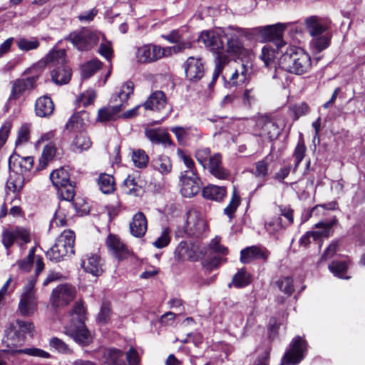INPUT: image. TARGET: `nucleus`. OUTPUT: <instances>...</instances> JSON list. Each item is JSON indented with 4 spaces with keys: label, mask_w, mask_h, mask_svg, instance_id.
<instances>
[{
    "label": "nucleus",
    "mask_w": 365,
    "mask_h": 365,
    "mask_svg": "<svg viewBox=\"0 0 365 365\" xmlns=\"http://www.w3.org/2000/svg\"><path fill=\"white\" fill-rule=\"evenodd\" d=\"M4 341L8 347L14 348L23 345L25 339H24V336L19 334L17 331L9 327V330L6 331Z\"/></svg>",
    "instance_id": "4c0bfd02"
},
{
    "label": "nucleus",
    "mask_w": 365,
    "mask_h": 365,
    "mask_svg": "<svg viewBox=\"0 0 365 365\" xmlns=\"http://www.w3.org/2000/svg\"><path fill=\"white\" fill-rule=\"evenodd\" d=\"M96 97V93L94 90L89 89L83 92L78 98V101L83 103L84 107L92 104Z\"/></svg>",
    "instance_id": "680f3d73"
},
{
    "label": "nucleus",
    "mask_w": 365,
    "mask_h": 365,
    "mask_svg": "<svg viewBox=\"0 0 365 365\" xmlns=\"http://www.w3.org/2000/svg\"><path fill=\"white\" fill-rule=\"evenodd\" d=\"M92 145L90 138L84 132L80 131L72 143L73 150L76 153H81L88 150Z\"/></svg>",
    "instance_id": "473e14b6"
},
{
    "label": "nucleus",
    "mask_w": 365,
    "mask_h": 365,
    "mask_svg": "<svg viewBox=\"0 0 365 365\" xmlns=\"http://www.w3.org/2000/svg\"><path fill=\"white\" fill-rule=\"evenodd\" d=\"M183 67L186 78L190 82H197L204 76L205 66L200 58L189 57Z\"/></svg>",
    "instance_id": "f3484780"
},
{
    "label": "nucleus",
    "mask_w": 365,
    "mask_h": 365,
    "mask_svg": "<svg viewBox=\"0 0 365 365\" xmlns=\"http://www.w3.org/2000/svg\"><path fill=\"white\" fill-rule=\"evenodd\" d=\"M268 252L265 248L257 246H251L242 250L240 252V261L242 263H249L255 259L266 260Z\"/></svg>",
    "instance_id": "b1692460"
},
{
    "label": "nucleus",
    "mask_w": 365,
    "mask_h": 365,
    "mask_svg": "<svg viewBox=\"0 0 365 365\" xmlns=\"http://www.w3.org/2000/svg\"><path fill=\"white\" fill-rule=\"evenodd\" d=\"M76 295L75 288L68 284H60L53 289L51 302L55 307H62L68 304Z\"/></svg>",
    "instance_id": "4468645a"
},
{
    "label": "nucleus",
    "mask_w": 365,
    "mask_h": 365,
    "mask_svg": "<svg viewBox=\"0 0 365 365\" xmlns=\"http://www.w3.org/2000/svg\"><path fill=\"white\" fill-rule=\"evenodd\" d=\"M15 43H16L19 49L22 51L35 50L40 45L38 40L36 37H19L15 39Z\"/></svg>",
    "instance_id": "58836bf2"
},
{
    "label": "nucleus",
    "mask_w": 365,
    "mask_h": 365,
    "mask_svg": "<svg viewBox=\"0 0 365 365\" xmlns=\"http://www.w3.org/2000/svg\"><path fill=\"white\" fill-rule=\"evenodd\" d=\"M81 266L85 272L98 277L103 272V262L102 259L96 254L86 255L82 259Z\"/></svg>",
    "instance_id": "412c9836"
},
{
    "label": "nucleus",
    "mask_w": 365,
    "mask_h": 365,
    "mask_svg": "<svg viewBox=\"0 0 365 365\" xmlns=\"http://www.w3.org/2000/svg\"><path fill=\"white\" fill-rule=\"evenodd\" d=\"M83 114H85L84 112L82 113H78L72 115L66 124V129L69 131L80 130L83 124V120L81 116Z\"/></svg>",
    "instance_id": "864d4df0"
},
{
    "label": "nucleus",
    "mask_w": 365,
    "mask_h": 365,
    "mask_svg": "<svg viewBox=\"0 0 365 365\" xmlns=\"http://www.w3.org/2000/svg\"><path fill=\"white\" fill-rule=\"evenodd\" d=\"M230 54L223 53L218 54L217 56H215V68L212 73V79L210 83L209 86H212L215 81L219 77L220 74L222 73L224 67L230 62Z\"/></svg>",
    "instance_id": "f704fd0d"
},
{
    "label": "nucleus",
    "mask_w": 365,
    "mask_h": 365,
    "mask_svg": "<svg viewBox=\"0 0 365 365\" xmlns=\"http://www.w3.org/2000/svg\"><path fill=\"white\" fill-rule=\"evenodd\" d=\"M175 257L178 261L196 260L197 257L194 251L190 249V245L185 242H181L175 250Z\"/></svg>",
    "instance_id": "2f4dec72"
},
{
    "label": "nucleus",
    "mask_w": 365,
    "mask_h": 365,
    "mask_svg": "<svg viewBox=\"0 0 365 365\" xmlns=\"http://www.w3.org/2000/svg\"><path fill=\"white\" fill-rule=\"evenodd\" d=\"M160 48L158 45L145 44L137 48V61L142 63H150L160 59Z\"/></svg>",
    "instance_id": "a211bd4d"
},
{
    "label": "nucleus",
    "mask_w": 365,
    "mask_h": 365,
    "mask_svg": "<svg viewBox=\"0 0 365 365\" xmlns=\"http://www.w3.org/2000/svg\"><path fill=\"white\" fill-rule=\"evenodd\" d=\"M74 242V232L71 230H64L58 237L53 246L47 251V258L57 262L64 259L67 256L73 255Z\"/></svg>",
    "instance_id": "6e6552de"
},
{
    "label": "nucleus",
    "mask_w": 365,
    "mask_h": 365,
    "mask_svg": "<svg viewBox=\"0 0 365 365\" xmlns=\"http://www.w3.org/2000/svg\"><path fill=\"white\" fill-rule=\"evenodd\" d=\"M280 67L297 75L309 71L312 66L311 58L303 49L298 47H289L279 60Z\"/></svg>",
    "instance_id": "20e7f679"
},
{
    "label": "nucleus",
    "mask_w": 365,
    "mask_h": 365,
    "mask_svg": "<svg viewBox=\"0 0 365 365\" xmlns=\"http://www.w3.org/2000/svg\"><path fill=\"white\" fill-rule=\"evenodd\" d=\"M329 271L334 276L341 279H349V277L344 276V272L347 269V264L344 261L334 260L332 261L328 267Z\"/></svg>",
    "instance_id": "8fccbe9b"
},
{
    "label": "nucleus",
    "mask_w": 365,
    "mask_h": 365,
    "mask_svg": "<svg viewBox=\"0 0 365 365\" xmlns=\"http://www.w3.org/2000/svg\"><path fill=\"white\" fill-rule=\"evenodd\" d=\"M31 68L25 71V73L31 74L30 76L21 78L12 82L11 93L9 97L10 101L18 100L26 91L33 90L36 86V82L40 76V71L35 70L30 71Z\"/></svg>",
    "instance_id": "9d476101"
},
{
    "label": "nucleus",
    "mask_w": 365,
    "mask_h": 365,
    "mask_svg": "<svg viewBox=\"0 0 365 365\" xmlns=\"http://www.w3.org/2000/svg\"><path fill=\"white\" fill-rule=\"evenodd\" d=\"M123 189L125 194L136 197L140 196L144 192L140 178L130 175L124 180Z\"/></svg>",
    "instance_id": "c85d7f7f"
},
{
    "label": "nucleus",
    "mask_w": 365,
    "mask_h": 365,
    "mask_svg": "<svg viewBox=\"0 0 365 365\" xmlns=\"http://www.w3.org/2000/svg\"><path fill=\"white\" fill-rule=\"evenodd\" d=\"M276 283L279 289L287 295L292 294L294 291L293 280L291 277H283Z\"/></svg>",
    "instance_id": "13d9d810"
},
{
    "label": "nucleus",
    "mask_w": 365,
    "mask_h": 365,
    "mask_svg": "<svg viewBox=\"0 0 365 365\" xmlns=\"http://www.w3.org/2000/svg\"><path fill=\"white\" fill-rule=\"evenodd\" d=\"M285 28L284 24L279 23L275 25L254 28L252 29V33L260 35L264 41L273 42L277 50L279 51L285 44L282 38Z\"/></svg>",
    "instance_id": "9b49d317"
},
{
    "label": "nucleus",
    "mask_w": 365,
    "mask_h": 365,
    "mask_svg": "<svg viewBox=\"0 0 365 365\" xmlns=\"http://www.w3.org/2000/svg\"><path fill=\"white\" fill-rule=\"evenodd\" d=\"M195 158L203 168H206L210 158H212L210 148H202L198 149L195 153Z\"/></svg>",
    "instance_id": "4d7b16f0"
},
{
    "label": "nucleus",
    "mask_w": 365,
    "mask_h": 365,
    "mask_svg": "<svg viewBox=\"0 0 365 365\" xmlns=\"http://www.w3.org/2000/svg\"><path fill=\"white\" fill-rule=\"evenodd\" d=\"M56 153V148L55 145L52 143L47 144L43 151L41 156L39 159V167L43 169L44 168L48 163L55 156Z\"/></svg>",
    "instance_id": "c03bdc74"
},
{
    "label": "nucleus",
    "mask_w": 365,
    "mask_h": 365,
    "mask_svg": "<svg viewBox=\"0 0 365 365\" xmlns=\"http://www.w3.org/2000/svg\"><path fill=\"white\" fill-rule=\"evenodd\" d=\"M307 351V342L301 336L294 337L290 349L285 353L282 359V365H296L305 356Z\"/></svg>",
    "instance_id": "f8f14e48"
},
{
    "label": "nucleus",
    "mask_w": 365,
    "mask_h": 365,
    "mask_svg": "<svg viewBox=\"0 0 365 365\" xmlns=\"http://www.w3.org/2000/svg\"><path fill=\"white\" fill-rule=\"evenodd\" d=\"M106 244L110 253L118 260H123L130 255L126 246L114 235H110L108 237Z\"/></svg>",
    "instance_id": "4be33fe9"
},
{
    "label": "nucleus",
    "mask_w": 365,
    "mask_h": 365,
    "mask_svg": "<svg viewBox=\"0 0 365 365\" xmlns=\"http://www.w3.org/2000/svg\"><path fill=\"white\" fill-rule=\"evenodd\" d=\"M227 193L224 186L208 185L202 189V196L210 200L221 201Z\"/></svg>",
    "instance_id": "7c9ffc66"
},
{
    "label": "nucleus",
    "mask_w": 365,
    "mask_h": 365,
    "mask_svg": "<svg viewBox=\"0 0 365 365\" xmlns=\"http://www.w3.org/2000/svg\"><path fill=\"white\" fill-rule=\"evenodd\" d=\"M224 36L222 31H204L199 36L197 41L203 43L207 49L215 53L216 56L223 53L229 54L230 51L237 53L240 48V43L237 41H230L228 38L227 39L228 48L226 51L224 50L222 40Z\"/></svg>",
    "instance_id": "423d86ee"
},
{
    "label": "nucleus",
    "mask_w": 365,
    "mask_h": 365,
    "mask_svg": "<svg viewBox=\"0 0 365 365\" xmlns=\"http://www.w3.org/2000/svg\"><path fill=\"white\" fill-rule=\"evenodd\" d=\"M331 37V35L328 33H326L322 36L313 37L311 41V44L312 47L316 50V51L319 53L328 48L329 46Z\"/></svg>",
    "instance_id": "a18cd8bd"
},
{
    "label": "nucleus",
    "mask_w": 365,
    "mask_h": 365,
    "mask_svg": "<svg viewBox=\"0 0 365 365\" xmlns=\"http://www.w3.org/2000/svg\"><path fill=\"white\" fill-rule=\"evenodd\" d=\"M220 240L221 238L216 236L211 240L209 247L215 253L226 255L228 253V250L226 247L220 244Z\"/></svg>",
    "instance_id": "052dcab7"
},
{
    "label": "nucleus",
    "mask_w": 365,
    "mask_h": 365,
    "mask_svg": "<svg viewBox=\"0 0 365 365\" xmlns=\"http://www.w3.org/2000/svg\"><path fill=\"white\" fill-rule=\"evenodd\" d=\"M152 165L155 170L163 175L169 173L172 169L170 159L165 155H160L153 159Z\"/></svg>",
    "instance_id": "e433bc0d"
},
{
    "label": "nucleus",
    "mask_w": 365,
    "mask_h": 365,
    "mask_svg": "<svg viewBox=\"0 0 365 365\" xmlns=\"http://www.w3.org/2000/svg\"><path fill=\"white\" fill-rule=\"evenodd\" d=\"M167 105V98L164 92L155 91L153 92L144 103L143 106L145 110H151L160 112L165 108Z\"/></svg>",
    "instance_id": "5701e85b"
},
{
    "label": "nucleus",
    "mask_w": 365,
    "mask_h": 365,
    "mask_svg": "<svg viewBox=\"0 0 365 365\" xmlns=\"http://www.w3.org/2000/svg\"><path fill=\"white\" fill-rule=\"evenodd\" d=\"M299 138L293 153V157L294 158V166L293 168V173H295L299 163L304 159L307 148L304 145V140L302 138V135Z\"/></svg>",
    "instance_id": "49530a36"
},
{
    "label": "nucleus",
    "mask_w": 365,
    "mask_h": 365,
    "mask_svg": "<svg viewBox=\"0 0 365 365\" xmlns=\"http://www.w3.org/2000/svg\"><path fill=\"white\" fill-rule=\"evenodd\" d=\"M206 168L218 179H226L229 176L228 170L222 166V156L220 153H215L210 158Z\"/></svg>",
    "instance_id": "a878e982"
},
{
    "label": "nucleus",
    "mask_w": 365,
    "mask_h": 365,
    "mask_svg": "<svg viewBox=\"0 0 365 365\" xmlns=\"http://www.w3.org/2000/svg\"><path fill=\"white\" fill-rule=\"evenodd\" d=\"M102 66V63L98 59H93L82 66L81 73L84 78H88L93 76Z\"/></svg>",
    "instance_id": "09e8293b"
},
{
    "label": "nucleus",
    "mask_w": 365,
    "mask_h": 365,
    "mask_svg": "<svg viewBox=\"0 0 365 365\" xmlns=\"http://www.w3.org/2000/svg\"><path fill=\"white\" fill-rule=\"evenodd\" d=\"M232 283L237 288L246 287L250 283V276L242 269L233 276Z\"/></svg>",
    "instance_id": "603ef678"
},
{
    "label": "nucleus",
    "mask_w": 365,
    "mask_h": 365,
    "mask_svg": "<svg viewBox=\"0 0 365 365\" xmlns=\"http://www.w3.org/2000/svg\"><path fill=\"white\" fill-rule=\"evenodd\" d=\"M107 365H126L123 360V352L116 349H110L105 354Z\"/></svg>",
    "instance_id": "a19ab883"
},
{
    "label": "nucleus",
    "mask_w": 365,
    "mask_h": 365,
    "mask_svg": "<svg viewBox=\"0 0 365 365\" xmlns=\"http://www.w3.org/2000/svg\"><path fill=\"white\" fill-rule=\"evenodd\" d=\"M54 110V104L51 98L47 96H41L36 101L35 113L41 118L51 116Z\"/></svg>",
    "instance_id": "cd10ccee"
},
{
    "label": "nucleus",
    "mask_w": 365,
    "mask_h": 365,
    "mask_svg": "<svg viewBox=\"0 0 365 365\" xmlns=\"http://www.w3.org/2000/svg\"><path fill=\"white\" fill-rule=\"evenodd\" d=\"M57 190V194L60 198L58 208L56 211L51 221V226L63 227L66 225L67 217L75 215H83L86 209L83 207L84 202L81 199H73L75 195V183L70 182Z\"/></svg>",
    "instance_id": "f257e3e1"
},
{
    "label": "nucleus",
    "mask_w": 365,
    "mask_h": 365,
    "mask_svg": "<svg viewBox=\"0 0 365 365\" xmlns=\"http://www.w3.org/2000/svg\"><path fill=\"white\" fill-rule=\"evenodd\" d=\"M145 135L153 144L155 145L161 144L165 147L173 146L174 145L169 133L165 129L162 128H146L145 129Z\"/></svg>",
    "instance_id": "6ab92c4d"
},
{
    "label": "nucleus",
    "mask_w": 365,
    "mask_h": 365,
    "mask_svg": "<svg viewBox=\"0 0 365 365\" xmlns=\"http://www.w3.org/2000/svg\"><path fill=\"white\" fill-rule=\"evenodd\" d=\"M101 36V33L97 31L83 27L71 32L64 40L71 43L78 51H88L98 44Z\"/></svg>",
    "instance_id": "0eeeda50"
},
{
    "label": "nucleus",
    "mask_w": 365,
    "mask_h": 365,
    "mask_svg": "<svg viewBox=\"0 0 365 365\" xmlns=\"http://www.w3.org/2000/svg\"><path fill=\"white\" fill-rule=\"evenodd\" d=\"M330 21L317 16H310L305 20L306 28L309 34L315 37L322 36L329 29Z\"/></svg>",
    "instance_id": "aec40b11"
},
{
    "label": "nucleus",
    "mask_w": 365,
    "mask_h": 365,
    "mask_svg": "<svg viewBox=\"0 0 365 365\" xmlns=\"http://www.w3.org/2000/svg\"><path fill=\"white\" fill-rule=\"evenodd\" d=\"M188 173L180 176V193L185 197H192L196 195L202 186L201 180L198 174L188 171Z\"/></svg>",
    "instance_id": "2eb2a0df"
},
{
    "label": "nucleus",
    "mask_w": 365,
    "mask_h": 365,
    "mask_svg": "<svg viewBox=\"0 0 365 365\" xmlns=\"http://www.w3.org/2000/svg\"><path fill=\"white\" fill-rule=\"evenodd\" d=\"M170 131L175 134L180 145H185L190 139V128L173 126L170 128Z\"/></svg>",
    "instance_id": "3c124183"
},
{
    "label": "nucleus",
    "mask_w": 365,
    "mask_h": 365,
    "mask_svg": "<svg viewBox=\"0 0 365 365\" xmlns=\"http://www.w3.org/2000/svg\"><path fill=\"white\" fill-rule=\"evenodd\" d=\"M10 327L17 331L19 334L26 338V334H31L34 330V324L31 322L17 319L10 324Z\"/></svg>",
    "instance_id": "de8ad7c7"
},
{
    "label": "nucleus",
    "mask_w": 365,
    "mask_h": 365,
    "mask_svg": "<svg viewBox=\"0 0 365 365\" xmlns=\"http://www.w3.org/2000/svg\"><path fill=\"white\" fill-rule=\"evenodd\" d=\"M180 156L187 168V170H184L182 174L188 173V171H190V173H194L195 174H197V170L195 167V163L193 160L191 158V157L188 155H186L184 153H181Z\"/></svg>",
    "instance_id": "0e129e2a"
},
{
    "label": "nucleus",
    "mask_w": 365,
    "mask_h": 365,
    "mask_svg": "<svg viewBox=\"0 0 365 365\" xmlns=\"http://www.w3.org/2000/svg\"><path fill=\"white\" fill-rule=\"evenodd\" d=\"M110 304L108 302L102 303L100 312L98 314V321L100 323L106 324L110 319Z\"/></svg>",
    "instance_id": "bf43d9fd"
},
{
    "label": "nucleus",
    "mask_w": 365,
    "mask_h": 365,
    "mask_svg": "<svg viewBox=\"0 0 365 365\" xmlns=\"http://www.w3.org/2000/svg\"><path fill=\"white\" fill-rule=\"evenodd\" d=\"M49 344L59 353L64 354H70L73 353V350L70 349L63 341L57 337L51 338Z\"/></svg>",
    "instance_id": "6e6d98bb"
},
{
    "label": "nucleus",
    "mask_w": 365,
    "mask_h": 365,
    "mask_svg": "<svg viewBox=\"0 0 365 365\" xmlns=\"http://www.w3.org/2000/svg\"><path fill=\"white\" fill-rule=\"evenodd\" d=\"M279 125L267 115L259 116L256 121V132L263 141H273L281 133Z\"/></svg>",
    "instance_id": "ddd939ff"
},
{
    "label": "nucleus",
    "mask_w": 365,
    "mask_h": 365,
    "mask_svg": "<svg viewBox=\"0 0 365 365\" xmlns=\"http://www.w3.org/2000/svg\"><path fill=\"white\" fill-rule=\"evenodd\" d=\"M240 205V197L236 189L234 188L231 200L227 207L224 209V214L226 215L231 220L234 217L235 213Z\"/></svg>",
    "instance_id": "79ce46f5"
},
{
    "label": "nucleus",
    "mask_w": 365,
    "mask_h": 365,
    "mask_svg": "<svg viewBox=\"0 0 365 365\" xmlns=\"http://www.w3.org/2000/svg\"><path fill=\"white\" fill-rule=\"evenodd\" d=\"M126 359L129 365H138L140 364L138 353L133 347H130L126 352Z\"/></svg>",
    "instance_id": "774afa93"
},
{
    "label": "nucleus",
    "mask_w": 365,
    "mask_h": 365,
    "mask_svg": "<svg viewBox=\"0 0 365 365\" xmlns=\"http://www.w3.org/2000/svg\"><path fill=\"white\" fill-rule=\"evenodd\" d=\"M268 174V163L265 159L258 161L256 163V177L265 178Z\"/></svg>",
    "instance_id": "69168bd1"
},
{
    "label": "nucleus",
    "mask_w": 365,
    "mask_h": 365,
    "mask_svg": "<svg viewBox=\"0 0 365 365\" xmlns=\"http://www.w3.org/2000/svg\"><path fill=\"white\" fill-rule=\"evenodd\" d=\"M69 317L70 321L64 327V333L80 346L89 345L93 341V336L84 323L86 309L83 304L76 303Z\"/></svg>",
    "instance_id": "7ed1b4c3"
},
{
    "label": "nucleus",
    "mask_w": 365,
    "mask_h": 365,
    "mask_svg": "<svg viewBox=\"0 0 365 365\" xmlns=\"http://www.w3.org/2000/svg\"><path fill=\"white\" fill-rule=\"evenodd\" d=\"M133 92V84L132 82L125 83L120 88L118 95L113 96L110 105L108 107L101 108L98 110V119L101 122H106L114 118L127 105V100Z\"/></svg>",
    "instance_id": "39448f33"
},
{
    "label": "nucleus",
    "mask_w": 365,
    "mask_h": 365,
    "mask_svg": "<svg viewBox=\"0 0 365 365\" xmlns=\"http://www.w3.org/2000/svg\"><path fill=\"white\" fill-rule=\"evenodd\" d=\"M13 173L14 175H10L6 183V187L13 192H19L24 185V174L19 172L18 170Z\"/></svg>",
    "instance_id": "c9c22d12"
},
{
    "label": "nucleus",
    "mask_w": 365,
    "mask_h": 365,
    "mask_svg": "<svg viewBox=\"0 0 365 365\" xmlns=\"http://www.w3.org/2000/svg\"><path fill=\"white\" fill-rule=\"evenodd\" d=\"M132 160L136 167L143 168L146 167L149 158L144 150H137L133 152Z\"/></svg>",
    "instance_id": "5fc2aeb1"
},
{
    "label": "nucleus",
    "mask_w": 365,
    "mask_h": 365,
    "mask_svg": "<svg viewBox=\"0 0 365 365\" xmlns=\"http://www.w3.org/2000/svg\"><path fill=\"white\" fill-rule=\"evenodd\" d=\"M260 58L264 61L266 66H269L274 63L275 65L274 58V55L272 51H270L268 47L264 46L262 50V54Z\"/></svg>",
    "instance_id": "338daca9"
},
{
    "label": "nucleus",
    "mask_w": 365,
    "mask_h": 365,
    "mask_svg": "<svg viewBox=\"0 0 365 365\" xmlns=\"http://www.w3.org/2000/svg\"><path fill=\"white\" fill-rule=\"evenodd\" d=\"M50 179L56 188L71 182L70 180L68 172L63 168L53 170L50 174Z\"/></svg>",
    "instance_id": "72a5a7b5"
},
{
    "label": "nucleus",
    "mask_w": 365,
    "mask_h": 365,
    "mask_svg": "<svg viewBox=\"0 0 365 365\" xmlns=\"http://www.w3.org/2000/svg\"><path fill=\"white\" fill-rule=\"evenodd\" d=\"M66 51L64 49H52L41 60L31 67L30 71L38 70L41 71L46 66L56 67L51 72L52 81L58 85L66 84L71 77V69L65 65Z\"/></svg>",
    "instance_id": "f03ea898"
},
{
    "label": "nucleus",
    "mask_w": 365,
    "mask_h": 365,
    "mask_svg": "<svg viewBox=\"0 0 365 365\" xmlns=\"http://www.w3.org/2000/svg\"><path fill=\"white\" fill-rule=\"evenodd\" d=\"M34 162L33 157L11 156L9 160V168L11 172H16V170H18L19 172L24 174L33 168Z\"/></svg>",
    "instance_id": "bb28decb"
},
{
    "label": "nucleus",
    "mask_w": 365,
    "mask_h": 365,
    "mask_svg": "<svg viewBox=\"0 0 365 365\" xmlns=\"http://www.w3.org/2000/svg\"><path fill=\"white\" fill-rule=\"evenodd\" d=\"M337 220L334 219L333 220L324 222H319L315 225L316 228H322V231H309L307 232L304 235L301 237L299 239V245L307 247L311 242V238L313 240L317 241L319 240L322 237H328L331 232V228L336 223Z\"/></svg>",
    "instance_id": "dca6fc26"
},
{
    "label": "nucleus",
    "mask_w": 365,
    "mask_h": 365,
    "mask_svg": "<svg viewBox=\"0 0 365 365\" xmlns=\"http://www.w3.org/2000/svg\"><path fill=\"white\" fill-rule=\"evenodd\" d=\"M21 353H24L27 355L38 356L41 358L48 359L51 357V355L48 352H46L42 349L38 348H29L21 349L19 351Z\"/></svg>",
    "instance_id": "e2e57ef3"
},
{
    "label": "nucleus",
    "mask_w": 365,
    "mask_h": 365,
    "mask_svg": "<svg viewBox=\"0 0 365 365\" xmlns=\"http://www.w3.org/2000/svg\"><path fill=\"white\" fill-rule=\"evenodd\" d=\"M147 227L148 224L145 215L138 212L133 216V221L130 224L131 234L136 237H141L145 235Z\"/></svg>",
    "instance_id": "c756f323"
},
{
    "label": "nucleus",
    "mask_w": 365,
    "mask_h": 365,
    "mask_svg": "<svg viewBox=\"0 0 365 365\" xmlns=\"http://www.w3.org/2000/svg\"><path fill=\"white\" fill-rule=\"evenodd\" d=\"M264 227L270 235H274L275 233L285 229L287 227L286 225H284L282 222L281 217L275 216L264 223Z\"/></svg>",
    "instance_id": "37998d69"
},
{
    "label": "nucleus",
    "mask_w": 365,
    "mask_h": 365,
    "mask_svg": "<svg viewBox=\"0 0 365 365\" xmlns=\"http://www.w3.org/2000/svg\"><path fill=\"white\" fill-rule=\"evenodd\" d=\"M36 304L35 293L23 292L19 304V310L23 316L29 317L34 314Z\"/></svg>",
    "instance_id": "393cba45"
},
{
    "label": "nucleus",
    "mask_w": 365,
    "mask_h": 365,
    "mask_svg": "<svg viewBox=\"0 0 365 365\" xmlns=\"http://www.w3.org/2000/svg\"><path fill=\"white\" fill-rule=\"evenodd\" d=\"M98 185L103 193H110L115 190L114 178L110 175L102 173L98 177Z\"/></svg>",
    "instance_id": "ea45409f"
},
{
    "label": "nucleus",
    "mask_w": 365,
    "mask_h": 365,
    "mask_svg": "<svg viewBox=\"0 0 365 365\" xmlns=\"http://www.w3.org/2000/svg\"><path fill=\"white\" fill-rule=\"evenodd\" d=\"M31 242L30 231L20 226L5 228L1 234V242L6 250H9L16 242L20 247Z\"/></svg>",
    "instance_id": "1a4fd4ad"
}]
</instances>
